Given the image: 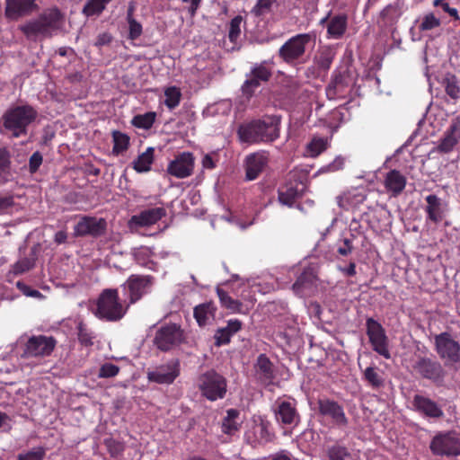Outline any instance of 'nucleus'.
<instances>
[{
	"label": "nucleus",
	"instance_id": "obj_22",
	"mask_svg": "<svg viewBox=\"0 0 460 460\" xmlns=\"http://www.w3.org/2000/svg\"><path fill=\"white\" fill-rule=\"evenodd\" d=\"M107 223L103 218L84 217L75 226V234L78 236H101L106 230Z\"/></svg>",
	"mask_w": 460,
	"mask_h": 460
},
{
	"label": "nucleus",
	"instance_id": "obj_17",
	"mask_svg": "<svg viewBox=\"0 0 460 460\" xmlns=\"http://www.w3.org/2000/svg\"><path fill=\"white\" fill-rule=\"evenodd\" d=\"M413 368L421 377L429 379L435 384L440 385L444 382L446 371L443 366L437 360L429 358H420L415 362Z\"/></svg>",
	"mask_w": 460,
	"mask_h": 460
},
{
	"label": "nucleus",
	"instance_id": "obj_51",
	"mask_svg": "<svg viewBox=\"0 0 460 460\" xmlns=\"http://www.w3.org/2000/svg\"><path fill=\"white\" fill-rule=\"evenodd\" d=\"M34 266V260L31 258H22L13 265V273L15 275L24 273Z\"/></svg>",
	"mask_w": 460,
	"mask_h": 460
},
{
	"label": "nucleus",
	"instance_id": "obj_5",
	"mask_svg": "<svg viewBox=\"0 0 460 460\" xmlns=\"http://www.w3.org/2000/svg\"><path fill=\"white\" fill-rule=\"evenodd\" d=\"M197 385L201 394L209 401L223 399L226 394V379L215 370H208L199 376Z\"/></svg>",
	"mask_w": 460,
	"mask_h": 460
},
{
	"label": "nucleus",
	"instance_id": "obj_49",
	"mask_svg": "<svg viewBox=\"0 0 460 460\" xmlns=\"http://www.w3.org/2000/svg\"><path fill=\"white\" fill-rule=\"evenodd\" d=\"M277 0H258L252 9V13L255 16H261L270 12L271 7L276 4Z\"/></svg>",
	"mask_w": 460,
	"mask_h": 460
},
{
	"label": "nucleus",
	"instance_id": "obj_55",
	"mask_svg": "<svg viewBox=\"0 0 460 460\" xmlns=\"http://www.w3.org/2000/svg\"><path fill=\"white\" fill-rule=\"evenodd\" d=\"M232 334L226 329V327H222L217 330L214 339L215 345L220 347L222 345L228 344L231 341Z\"/></svg>",
	"mask_w": 460,
	"mask_h": 460
},
{
	"label": "nucleus",
	"instance_id": "obj_60",
	"mask_svg": "<svg viewBox=\"0 0 460 460\" xmlns=\"http://www.w3.org/2000/svg\"><path fill=\"white\" fill-rule=\"evenodd\" d=\"M333 60V55L330 51L323 52L317 59L318 66L323 70H328Z\"/></svg>",
	"mask_w": 460,
	"mask_h": 460
},
{
	"label": "nucleus",
	"instance_id": "obj_50",
	"mask_svg": "<svg viewBox=\"0 0 460 460\" xmlns=\"http://www.w3.org/2000/svg\"><path fill=\"white\" fill-rule=\"evenodd\" d=\"M243 18L240 15L235 16L230 22L228 37L232 42H235L241 34V24Z\"/></svg>",
	"mask_w": 460,
	"mask_h": 460
},
{
	"label": "nucleus",
	"instance_id": "obj_53",
	"mask_svg": "<svg viewBox=\"0 0 460 460\" xmlns=\"http://www.w3.org/2000/svg\"><path fill=\"white\" fill-rule=\"evenodd\" d=\"M119 372V367L112 363L103 364L98 373L100 378H110L117 376Z\"/></svg>",
	"mask_w": 460,
	"mask_h": 460
},
{
	"label": "nucleus",
	"instance_id": "obj_28",
	"mask_svg": "<svg viewBox=\"0 0 460 460\" xmlns=\"http://www.w3.org/2000/svg\"><path fill=\"white\" fill-rule=\"evenodd\" d=\"M35 0H6L5 14L10 19H17L30 13Z\"/></svg>",
	"mask_w": 460,
	"mask_h": 460
},
{
	"label": "nucleus",
	"instance_id": "obj_44",
	"mask_svg": "<svg viewBox=\"0 0 460 460\" xmlns=\"http://www.w3.org/2000/svg\"><path fill=\"white\" fill-rule=\"evenodd\" d=\"M77 338L79 342L85 347L93 344L94 334L83 322L77 323Z\"/></svg>",
	"mask_w": 460,
	"mask_h": 460
},
{
	"label": "nucleus",
	"instance_id": "obj_7",
	"mask_svg": "<svg viewBox=\"0 0 460 460\" xmlns=\"http://www.w3.org/2000/svg\"><path fill=\"white\" fill-rule=\"evenodd\" d=\"M272 75L271 67L267 61L255 63L251 66L250 71L245 75V80L241 85L242 95L250 100L255 91L267 83Z\"/></svg>",
	"mask_w": 460,
	"mask_h": 460
},
{
	"label": "nucleus",
	"instance_id": "obj_32",
	"mask_svg": "<svg viewBox=\"0 0 460 460\" xmlns=\"http://www.w3.org/2000/svg\"><path fill=\"white\" fill-rule=\"evenodd\" d=\"M165 216V209L163 208H153L142 211L138 216H135L133 220L136 224L146 226L155 224Z\"/></svg>",
	"mask_w": 460,
	"mask_h": 460
},
{
	"label": "nucleus",
	"instance_id": "obj_54",
	"mask_svg": "<svg viewBox=\"0 0 460 460\" xmlns=\"http://www.w3.org/2000/svg\"><path fill=\"white\" fill-rule=\"evenodd\" d=\"M253 432L256 437V440L259 442L269 441L270 439V434L268 427L265 423L261 422L253 426Z\"/></svg>",
	"mask_w": 460,
	"mask_h": 460
},
{
	"label": "nucleus",
	"instance_id": "obj_52",
	"mask_svg": "<svg viewBox=\"0 0 460 460\" xmlns=\"http://www.w3.org/2000/svg\"><path fill=\"white\" fill-rule=\"evenodd\" d=\"M440 26V20L438 19L432 13L426 14L421 23L420 24V31H429Z\"/></svg>",
	"mask_w": 460,
	"mask_h": 460
},
{
	"label": "nucleus",
	"instance_id": "obj_56",
	"mask_svg": "<svg viewBox=\"0 0 460 460\" xmlns=\"http://www.w3.org/2000/svg\"><path fill=\"white\" fill-rule=\"evenodd\" d=\"M128 39L131 40H135L138 39L142 32L143 28L140 22H138L136 19L128 21Z\"/></svg>",
	"mask_w": 460,
	"mask_h": 460
},
{
	"label": "nucleus",
	"instance_id": "obj_61",
	"mask_svg": "<svg viewBox=\"0 0 460 460\" xmlns=\"http://www.w3.org/2000/svg\"><path fill=\"white\" fill-rule=\"evenodd\" d=\"M345 160L341 156H337L332 163L327 164L322 170L323 172H336L343 168Z\"/></svg>",
	"mask_w": 460,
	"mask_h": 460
},
{
	"label": "nucleus",
	"instance_id": "obj_39",
	"mask_svg": "<svg viewBox=\"0 0 460 460\" xmlns=\"http://www.w3.org/2000/svg\"><path fill=\"white\" fill-rule=\"evenodd\" d=\"M363 377L372 388L378 389L384 385V378L376 367H367Z\"/></svg>",
	"mask_w": 460,
	"mask_h": 460
},
{
	"label": "nucleus",
	"instance_id": "obj_4",
	"mask_svg": "<svg viewBox=\"0 0 460 460\" xmlns=\"http://www.w3.org/2000/svg\"><path fill=\"white\" fill-rule=\"evenodd\" d=\"M37 115V111L30 105L11 108L3 116L4 127L13 137H18L27 133L28 126L36 119Z\"/></svg>",
	"mask_w": 460,
	"mask_h": 460
},
{
	"label": "nucleus",
	"instance_id": "obj_41",
	"mask_svg": "<svg viewBox=\"0 0 460 460\" xmlns=\"http://www.w3.org/2000/svg\"><path fill=\"white\" fill-rule=\"evenodd\" d=\"M112 139H113V154L119 155L124 151H126L129 145V137L128 135L120 132V131H113L112 132Z\"/></svg>",
	"mask_w": 460,
	"mask_h": 460
},
{
	"label": "nucleus",
	"instance_id": "obj_48",
	"mask_svg": "<svg viewBox=\"0 0 460 460\" xmlns=\"http://www.w3.org/2000/svg\"><path fill=\"white\" fill-rule=\"evenodd\" d=\"M446 93L451 98L456 100L460 98V86L455 75H451L445 80Z\"/></svg>",
	"mask_w": 460,
	"mask_h": 460
},
{
	"label": "nucleus",
	"instance_id": "obj_10",
	"mask_svg": "<svg viewBox=\"0 0 460 460\" xmlns=\"http://www.w3.org/2000/svg\"><path fill=\"white\" fill-rule=\"evenodd\" d=\"M313 41L309 33L297 34L287 40L279 49V55L288 64L299 62L305 54L306 47Z\"/></svg>",
	"mask_w": 460,
	"mask_h": 460
},
{
	"label": "nucleus",
	"instance_id": "obj_33",
	"mask_svg": "<svg viewBox=\"0 0 460 460\" xmlns=\"http://www.w3.org/2000/svg\"><path fill=\"white\" fill-rule=\"evenodd\" d=\"M460 141V124H454L447 131L444 137L440 140L438 150L443 153H448L453 150L455 146Z\"/></svg>",
	"mask_w": 460,
	"mask_h": 460
},
{
	"label": "nucleus",
	"instance_id": "obj_24",
	"mask_svg": "<svg viewBox=\"0 0 460 460\" xmlns=\"http://www.w3.org/2000/svg\"><path fill=\"white\" fill-rule=\"evenodd\" d=\"M316 280L315 269L312 266L306 267L293 284L292 289L296 295L305 296L315 286Z\"/></svg>",
	"mask_w": 460,
	"mask_h": 460
},
{
	"label": "nucleus",
	"instance_id": "obj_11",
	"mask_svg": "<svg viewBox=\"0 0 460 460\" xmlns=\"http://www.w3.org/2000/svg\"><path fill=\"white\" fill-rule=\"evenodd\" d=\"M429 448L435 456H459L460 436L454 430L438 432L431 439Z\"/></svg>",
	"mask_w": 460,
	"mask_h": 460
},
{
	"label": "nucleus",
	"instance_id": "obj_40",
	"mask_svg": "<svg viewBox=\"0 0 460 460\" xmlns=\"http://www.w3.org/2000/svg\"><path fill=\"white\" fill-rule=\"evenodd\" d=\"M111 0H87L83 8L86 16L99 15Z\"/></svg>",
	"mask_w": 460,
	"mask_h": 460
},
{
	"label": "nucleus",
	"instance_id": "obj_2",
	"mask_svg": "<svg viewBox=\"0 0 460 460\" xmlns=\"http://www.w3.org/2000/svg\"><path fill=\"white\" fill-rule=\"evenodd\" d=\"M62 25V16L58 9L45 11L37 19L30 21L20 27L21 31L30 40H39L50 37Z\"/></svg>",
	"mask_w": 460,
	"mask_h": 460
},
{
	"label": "nucleus",
	"instance_id": "obj_21",
	"mask_svg": "<svg viewBox=\"0 0 460 460\" xmlns=\"http://www.w3.org/2000/svg\"><path fill=\"white\" fill-rule=\"evenodd\" d=\"M350 90L349 75L341 72L334 73L326 87V95L329 100L344 99L349 95Z\"/></svg>",
	"mask_w": 460,
	"mask_h": 460
},
{
	"label": "nucleus",
	"instance_id": "obj_23",
	"mask_svg": "<svg viewBox=\"0 0 460 460\" xmlns=\"http://www.w3.org/2000/svg\"><path fill=\"white\" fill-rule=\"evenodd\" d=\"M255 376L263 385L273 384L275 379V368L272 362L265 354H261L257 358L254 365Z\"/></svg>",
	"mask_w": 460,
	"mask_h": 460
},
{
	"label": "nucleus",
	"instance_id": "obj_45",
	"mask_svg": "<svg viewBox=\"0 0 460 460\" xmlns=\"http://www.w3.org/2000/svg\"><path fill=\"white\" fill-rule=\"evenodd\" d=\"M155 117L156 114L153 111L139 114L133 118L132 124L138 128L149 129L155 123Z\"/></svg>",
	"mask_w": 460,
	"mask_h": 460
},
{
	"label": "nucleus",
	"instance_id": "obj_3",
	"mask_svg": "<svg viewBox=\"0 0 460 460\" xmlns=\"http://www.w3.org/2000/svg\"><path fill=\"white\" fill-rule=\"evenodd\" d=\"M128 307V305L120 302L118 289L106 288L99 296L95 315L102 320L116 322L126 314Z\"/></svg>",
	"mask_w": 460,
	"mask_h": 460
},
{
	"label": "nucleus",
	"instance_id": "obj_30",
	"mask_svg": "<svg viewBox=\"0 0 460 460\" xmlns=\"http://www.w3.org/2000/svg\"><path fill=\"white\" fill-rule=\"evenodd\" d=\"M366 195L358 190H352L337 197L338 206L345 210L354 209L362 204Z\"/></svg>",
	"mask_w": 460,
	"mask_h": 460
},
{
	"label": "nucleus",
	"instance_id": "obj_29",
	"mask_svg": "<svg viewBox=\"0 0 460 460\" xmlns=\"http://www.w3.org/2000/svg\"><path fill=\"white\" fill-rule=\"evenodd\" d=\"M216 312V305L213 302H207L195 306L194 317L199 326H205L215 319Z\"/></svg>",
	"mask_w": 460,
	"mask_h": 460
},
{
	"label": "nucleus",
	"instance_id": "obj_25",
	"mask_svg": "<svg viewBox=\"0 0 460 460\" xmlns=\"http://www.w3.org/2000/svg\"><path fill=\"white\" fill-rule=\"evenodd\" d=\"M267 163L268 155L264 152H257L249 155L245 160L247 180H255L263 171Z\"/></svg>",
	"mask_w": 460,
	"mask_h": 460
},
{
	"label": "nucleus",
	"instance_id": "obj_47",
	"mask_svg": "<svg viewBox=\"0 0 460 460\" xmlns=\"http://www.w3.org/2000/svg\"><path fill=\"white\" fill-rule=\"evenodd\" d=\"M46 455L44 447H36L31 450L21 453L17 456V460H43Z\"/></svg>",
	"mask_w": 460,
	"mask_h": 460
},
{
	"label": "nucleus",
	"instance_id": "obj_14",
	"mask_svg": "<svg viewBox=\"0 0 460 460\" xmlns=\"http://www.w3.org/2000/svg\"><path fill=\"white\" fill-rule=\"evenodd\" d=\"M183 333L181 327L175 323L165 324L155 333L154 343L163 351H168L181 343Z\"/></svg>",
	"mask_w": 460,
	"mask_h": 460
},
{
	"label": "nucleus",
	"instance_id": "obj_9",
	"mask_svg": "<svg viewBox=\"0 0 460 460\" xmlns=\"http://www.w3.org/2000/svg\"><path fill=\"white\" fill-rule=\"evenodd\" d=\"M306 180V173L303 170L294 169L290 171L288 174V182L279 191V202L292 207L295 200L304 194Z\"/></svg>",
	"mask_w": 460,
	"mask_h": 460
},
{
	"label": "nucleus",
	"instance_id": "obj_1",
	"mask_svg": "<svg viewBox=\"0 0 460 460\" xmlns=\"http://www.w3.org/2000/svg\"><path fill=\"white\" fill-rule=\"evenodd\" d=\"M280 119L277 116H268L243 123L237 129L241 143L255 145L271 143L279 137Z\"/></svg>",
	"mask_w": 460,
	"mask_h": 460
},
{
	"label": "nucleus",
	"instance_id": "obj_36",
	"mask_svg": "<svg viewBox=\"0 0 460 460\" xmlns=\"http://www.w3.org/2000/svg\"><path fill=\"white\" fill-rule=\"evenodd\" d=\"M327 460H358L349 449L341 444H333L325 450Z\"/></svg>",
	"mask_w": 460,
	"mask_h": 460
},
{
	"label": "nucleus",
	"instance_id": "obj_57",
	"mask_svg": "<svg viewBox=\"0 0 460 460\" xmlns=\"http://www.w3.org/2000/svg\"><path fill=\"white\" fill-rule=\"evenodd\" d=\"M16 287L26 296L38 298V299H42L44 297V296L39 290L33 289L30 286H28L21 281H18L16 283Z\"/></svg>",
	"mask_w": 460,
	"mask_h": 460
},
{
	"label": "nucleus",
	"instance_id": "obj_64",
	"mask_svg": "<svg viewBox=\"0 0 460 460\" xmlns=\"http://www.w3.org/2000/svg\"><path fill=\"white\" fill-rule=\"evenodd\" d=\"M111 35L110 33L104 32L98 35L95 45L98 47H102L104 45H108L111 41Z\"/></svg>",
	"mask_w": 460,
	"mask_h": 460
},
{
	"label": "nucleus",
	"instance_id": "obj_19",
	"mask_svg": "<svg viewBox=\"0 0 460 460\" xmlns=\"http://www.w3.org/2000/svg\"><path fill=\"white\" fill-rule=\"evenodd\" d=\"M180 375V362L172 359L166 364L156 367L154 370L147 372V378L150 382L159 385H170Z\"/></svg>",
	"mask_w": 460,
	"mask_h": 460
},
{
	"label": "nucleus",
	"instance_id": "obj_18",
	"mask_svg": "<svg viewBox=\"0 0 460 460\" xmlns=\"http://www.w3.org/2000/svg\"><path fill=\"white\" fill-rule=\"evenodd\" d=\"M194 162V156L190 152H182L169 162L166 172L177 179L187 178L193 173Z\"/></svg>",
	"mask_w": 460,
	"mask_h": 460
},
{
	"label": "nucleus",
	"instance_id": "obj_31",
	"mask_svg": "<svg viewBox=\"0 0 460 460\" xmlns=\"http://www.w3.org/2000/svg\"><path fill=\"white\" fill-rule=\"evenodd\" d=\"M217 294L221 305L233 314H246L249 309L245 307L239 300L232 298L226 291L219 288H217Z\"/></svg>",
	"mask_w": 460,
	"mask_h": 460
},
{
	"label": "nucleus",
	"instance_id": "obj_27",
	"mask_svg": "<svg viewBox=\"0 0 460 460\" xmlns=\"http://www.w3.org/2000/svg\"><path fill=\"white\" fill-rule=\"evenodd\" d=\"M384 186L394 197L402 192L406 186V177L397 170L388 172L384 180Z\"/></svg>",
	"mask_w": 460,
	"mask_h": 460
},
{
	"label": "nucleus",
	"instance_id": "obj_62",
	"mask_svg": "<svg viewBox=\"0 0 460 460\" xmlns=\"http://www.w3.org/2000/svg\"><path fill=\"white\" fill-rule=\"evenodd\" d=\"M243 323L238 319H230L227 321L226 329L232 334V336L242 329Z\"/></svg>",
	"mask_w": 460,
	"mask_h": 460
},
{
	"label": "nucleus",
	"instance_id": "obj_13",
	"mask_svg": "<svg viewBox=\"0 0 460 460\" xmlns=\"http://www.w3.org/2000/svg\"><path fill=\"white\" fill-rule=\"evenodd\" d=\"M367 335L374 351L386 359L391 358L389 341L385 330L373 318L366 321Z\"/></svg>",
	"mask_w": 460,
	"mask_h": 460
},
{
	"label": "nucleus",
	"instance_id": "obj_15",
	"mask_svg": "<svg viewBox=\"0 0 460 460\" xmlns=\"http://www.w3.org/2000/svg\"><path fill=\"white\" fill-rule=\"evenodd\" d=\"M318 412L324 418L331 420L333 425L346 428L349 424L343 406L338 402L329 398H320L317 401Z\"/></svg>",
	"mask_w": 460,
	"mask_h": 460
},
{
	"label": "nucleus",
	"instance_id": "obj_8",
	"mask_svg": "<svg viewBox=\"0 0 460 460\" xmlns=\"http://www.w3.org/2000/svg\"><path fill=\"white\" fill-rule=\"evenodd\" d=\"M275 420L283 429H292L300 423V414L296 408V401L290 397L278 398L273 406Z\"/></svg>",
	"mask_w": 460,
	"mask_h": 460
},
{
	"label": "nucleus",
	"instance_id": "obj_38",
	"mask_svg": "<svg viewBox=\"0 0 460 460\" xmlns=\"http://www.w3.org/2000/svg\"><path fill=\"white\" fill-rule=\"evenodd\" d=\"M401 15L397 4H388L380 13L379 22L383 25H389L395 22Z\"/></svg>",
	"mask_w": 460,
	"mask_h": 460
},
{
	"label": "nucleus",
	"instance_id": "obj_35",
	"mask_svg": "<svg viewBox=\"0 0 460 460\" xmlns=\"http://www.w3.org/2000/svg\"><path fill=\"white\" fill-rule=\"evenodd\" d=\"M154 147H147L146 150L140 154L136 160H134L133 169L139 172H147L151 170V165L154 162Z\"/></svg>",
	"mask_w": 460,
	"mask_h": 460
},
{
	"label": "nucleus",
	"instance_id": "obj_37",
	"mask_svg": "<svg viewBox=\"0 0 460 460\" xmlns=\"http://www.w3.org/2000/svg\"><path fill=\"white\" fill-rule=\"evenodd\" d=\"M347 27V18L344 15H337L331 19L327 32L330 37L338 39L343 35Z\"/></svg>",
	"mask_w": 460,
	"mask_h": 460
},
{
	"label": "nucleus",
	"instance_id": "obj_16",
	"mask_svg": "<svg viewBox=\"0 0 460 460\" xmlns=\"http://www.w3.org/2000/svg\"><path fill=\"white\" fill-rule=\"evenodd\" d=\"M153 284L154 278L150 275H131L122 285L123 289L128 291V305L136 303L144 295L149 293Z\"/></svg>",
	"mask_w": 460,
	"mask_h": 460
},
{
	"label": "nucleus",
	"instance_id": "obj_42",
	"mask_svg": "<svg viewBox=\"0 0 460 460\" xmlns=\"http://www.w3.org/2000/svg\"><path fill=\"white\" fill-rule=\"evenodd\" d=\"M164 104L170 110L176 108L181 102V93L176 86H171L164 91Z\"/></svg>",
	"mask_w": 460,
	"mask_h": 460
},
{
	"label": "nucleus",
	"instance_id": "obj_46",
	"mask_svg": "<svg viewBox=\"0 0 460 460\" xmlns=\"http://www.w3.org/2000/svg\"><path fill=\"white\" fill-rule=\"evenodd\" d=\"M327 148V139L324 137H315L307 144V153L310 156L319 155Z\"/></svg>",
	"mask_w": 460,
	"mask_h": 460
},
{
	"label": "nucleus",
	"instance_id": "obj_63",
	"mask_svg": "<svg viewBox=\"0 0 460 460\" xmlns=\"http://www.w3.org/2000/svg\"><path fill=\"white\" fill-rule=\"evenodd\" d=\"M107 447L112 456H118L123 451V445L119 442L108 441Z\"/></svg>",
	"mask_w": 460,
	"mask_h": 460
},
{
	"label": "nucleus",
	"instance_id": "obj_58",
	"mask_svg": "<svg viewBox=\"0 0 460 460\" xmlns=\"http://www.w3.org/2000/svg\"><path fill=\"white\" fill-rule=\"evenodd\" d=\"M337 252L341 256H347L353 251L352 240L350 238H343L337 243Z\"/></svg>",
	"mask_w": 460,
	"mask_h": 460
},
{
	"label": "nucleus",
	"instance_id": "obj_43",
	"mask_svg": "<svg viewBox=\"0 0 460 460\" xmlns=\"http://www.w3.org/2000/svg\"><path fill=\"white\" fill-rule=\"evenodd\" d=\"M10 154L5 148H0V184L5 183L9 179Z\"/></svg>",
	"mask_w": 460,
	"mask_h": 460
},
{
	"label": "nucleus",
	"instance_id": "obj_26",
	"mask_svg": "<svg viewBox=\"0 0 460 460\" xmlns=\"http://www.w3.org/2000/svg\"><path fill=\"white\" fill-rule=\"evenodd\" d=\"M425 200L427 202V206L424 208L427 214L426 221H430L434 224L440 223L446 216L442 199L437 195L430 194L425 198Z\"/></svg>",
	"mask_w": 460,
	"mask_h": 460
},
{
	"label": "nucleus",
	"instance_id": "obj_20",
	"mask_svg": "<svg viewBox=\"0 0 460 460\" xmlns=\"http://www.w3.org/2000/svg\"><path fill=\"white\" fill-rule=\"evenodd\" d=\"M413 409L425 418L439 420L444 417L442 407L435 401L421 394H415L412 399Z\"/></svg>",
	"mask_w": 460,
	"mask_h": 460
},
{
	"label": "nucleus",
	"instance_id": "obj_59",
	"mask_svg": "<svg viewBox=\"0 0 460 460\" xmlns=\"http://www.w3.org/2000/svg\"><path fill=\"white\" fill-rule=\"evenodd\" d=\"M42 161H43L42 155L39 151L34 152L29 159L30 172L31 173L36 172L38 171V169L40 168V166L41 165Z\"/></svg>",
	"mask_w": 460,
	"mask_h": 460
},
{
	"label": "nucleus",
	"instance_id": "obj_12",
	"mask_svg": "<svg viewBox=\"0 0 460 460\" xmlns=\"http://www.w3.org/2000/svg\"><path fill=\"white\" fill-rule=\"evenodd\" d=\"M16 343L23 344L22 358L48 356L55 347L54 339L44 335L31 336L27 340L25 336H21Z\"/></svg>",
	"mask_w": 460,
	"mask_h": 460
},
{
	"label": "nucleus",
	"instance_id": "obj_6",
	"mask_svg": "<svg viewBox=\"0 0 460 460\" xmlns=\"http://www.w3.org/2000/svg\"><path fill=\"white\" fill-rule=\"evenodd\" d=\"M435 349L445 366L460 367V343L452 334L444 332L434 337Z\"/></svg>",
	"mask_w": 460,
	"mask_h": 460
},
{
	"label": "nucleus",
	"instance_id": "obj_34",
	"mask_svg": "<svg viewBox=\"0 0 460 460\" xmlns=\"http://www.w3.org/2000/svg\"><path fill=\"white\" fill-rule=\"evenodd\" d=\"M240 413L235 409H229L222 422V431L227 435H234L240 428Z\"/></svg>",
	"mask_w": 460,
	"mask_h": 460
}]
</instances>
